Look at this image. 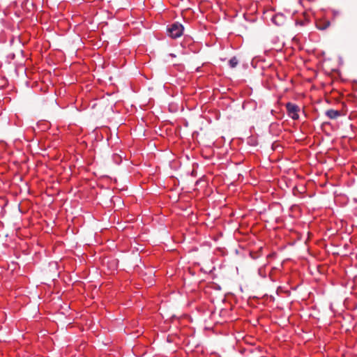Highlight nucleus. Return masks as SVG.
Returning a JSON list of instances; mask_svg holds the SVG:
<instances>
[{"mask_svg":"<svg viewBox=\"0 0 357 357\" xmlns=\"http://www.w3.org/2000/svg\"><path fill=\"white\" fill-rule=\"evenodd\" d=\"M167 30L171 38H177L183 35L184 28L181 24L175 22Z\"/></svg>","mask_w":357,"mask_h":357,"instance_id":"f257e3e1","label":"nucleus"},{"mask_svg":"<svg viewBox=\"0 0 357 357\" xmlns=\"http://www.w3.org/2000/svg\"><path fill=\"white\" fill-rule=\"evenodd\" d=\"M288 116L293 120H298L299 119L300 107L291 102H289L285 105Z\"/></svg>","mask_w":357,"mask_h":357,"instance_id":"f03ea898","label":"nucleus"},{"mask_svg":"<svg viewBox=\"0 0 357 357\" xmlns=\"http://www.w3.org/2000/svg\"><path fill=\"white\" fill-rule=\"evenodd\" d=\"M261 250H262L261 244H260L259 246L257 247L256 251L254 250V249L250 248L248 250L250 258L253 261L259 259L261 256Z\"/></svg>","mask_w":357,"mask_h":357,"instance_id":"7ed1b4c3","label":"nucleus"},{"mask_svg":"<svg viewBox=\"0 0 357 357\" xmlns=\"http://www.w3.org/2000/svg\"><path fill=\"white\" fill-rule=\"evenodd\" d=\"M325 115L329 119H336L341 116V112L339 110H335L333 109H328L325 112Z\"/></svg>","mask_w":357,"mask_h":357,"instance_id":"20e7f679","label":"nucleus"},{"mask_svg":"<svg viewBox=\"0 0 357 357\" xmlns=\"http://www.w3.org/2000/svg\"><path fill=\"white\" fill-rule=\"evenodd\" d=\"M271 20L274 24L280 26V25L282 24L284 22V15L281 13L276 14L272 17Z\"/></svg>","mask_w":357,"mask_h":357,"instance_id":"39448f33","label":"nucleus"},{"mask_svg":"<svg viewBox=\"0 0 357 357\" xmlns=\"http://www.w3.org/2000/svg\"><path fill=\"white\" fill-rule=\"evenodd\" d=\"M317 28L319 30H325L330 26V22L326 21L324 23H317Z\"/></svg>","mask_w":357,"mask_h":357,"instance_id":"423d86ee","label":"nucleus"},{"mask_svg":"<svg viewBox=\"0 0 357 357\" xmlns=\"http://www.w3.org/2000/svg\"><path fill=\"white\" fill-rule=\"evenodd\" d=\"M247 144L250 146H256L257 144V137L256 136H251L247 139Z\"/></svg>","mask_w":357,"mask_h":357,"instance_id":"0eeeda50","label":"nucleus"},{"mask_svg":"<svg viewBox=\"0 0 357 357\" xmlns=\"http://www.w3.org/2000/svg\"><path fill=\"white\" fill-rule=\"evenodd\" d=\"M249 105L252 109L255 110L257 108V102L255 100H248L247 99V105Z\"/></svg>","mask_w":357,"mask_h":357,"instance_id":"6e6552de","label":"nucleus"},{"mask_svg":"<svg viewBox=\"0 0 357 357\" xmlns=\"http://www.w3.org/2000/svg\"><path fill=\"white\" fill-rule=\"evenodd\" d=\"M229 66L231 68H235L238 64V60L236 57H233L229 60Z\"/></svg>","mask_w":357,"mask_h":357,"instance_id":"1a4fd4ad","label":"nucleus"},{"mask_svg":"<svg viewBox=\"0 0 357 357\" xmlns=\"http://www.w3.org/2000/svg\"><path fill=\"white\" fill-rule=\"evenodd\" d=\"M296 25L305 26L307 22L305 21H296Z\"/></svg>","mask_w":357,"mask_h":357,"instance_id":"9d476101","label":"nucleus"}]
</instances>
